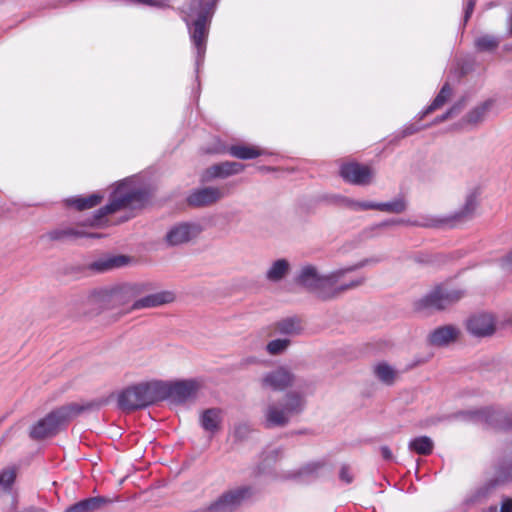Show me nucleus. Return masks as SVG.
Returning a JSON list of instances; mask_svg holds the SVG:
<instances>
[{"mask_svg": "<svg viewBox=\"0 0 512 512\" xmlns=\"http://www.w3.org/2000/svg\"><path fill=\"white\" fill-rule=\"evenodd\" d=\"M463 414L475 422L483 423L494 429L512 432V412L493 407H483L468 410ZM494 469L493 479L467 494L463 501L466 509L481 504L497 485L512 479V440L507 441L502 447Z\"/></svg>", "mask_w": 512, "mask_h": 512, "instance_id": "f257e3e1", "label": "nucleus"}, {"mask_svg": "<svg viewBox=\"0 0 512 512\" xmlns=\"http://www.w3.org/2000/svg\"><path fill=\"white\" fill-rule=\"evenodd\" d=\"M22 512H46V511L44 509L38 508V507H28V508H25Z\"/></svg>", "mask_w": 512, "mask_h": 512, "instance_id": "603ef678", "label": "nucleus"}, {"mask_svg": "<svg viewBox=\"0 0 512 512\" xmlns=\"http://www.w3.org/2000/svg\"><path fill=\"white\" fill-rule=\"evenodd\" d=\"M423 128H424V126H421V125H418L415 123L407 124L400 131H398L394 134V138H393L392 142L398 141L407 136L413 135V134L419 132L420 130H422Z\"/></svg>", "mask_w": 512, "mask_h": 512, "instance_id": "58836bf2", "label": "nucleus"}, {"mask_svg": "<svg viewBox=\"0 0 512 512\" xmlns=\"http://www.w3.org/2000/svg\"><path fill=\"white\" fill-rule=\"evenodd\" d=\"M507 25H508V33H507V35L508 36H512V12L510 13V15L508 17Z\"/></svg>", "mask_w": 512, "mask_h": 512, "instance_id": "3c124183", "label": "nucleus"}, {"mask_svg": "<svg viewBox=\"0 0 512 512\" xmlns=\"http://www.w3.org/2000/svg\"><path fill=\"white\" fill-rule=\"evenodd\" d=\"M501 265L507 270H512V250L502 258Z\"/></svg>", "mask_w": 512, "mask_h": 512, "instance_id": "a18cd8bd", "label": "nucleus"}, {"mask_svg": "<svg viewBox=\"0 0 512 512\" xmlns=\"http://www.w3.org/2000/svg\"><path fill=\"white\" fill-rule=\"evenodd\" d=\"M256 362H257V359L255 357H249V358L244 359L245 364H252V363H256Z\"/></svg>", "mask_w": 512, "mask_h": 512, "instance_id": "5fc2aeb1", "label": "nucleus"}, {"mask_svg": "<svg viewBox=\"0 0 512 512\" xmlns=\"http://www.w3.org/2000/svg\"><path fill=\"white\" fill-rule=\"evenodd\" d=\"M228 153L240 160H251L255 159L263 154V152L254 146L247 145H231L228 148Z\"/></svg>", "mask_w": 512, "mask_h": 512, "instance_id": "7c9ffc66", "label": "nucleus"}, {"mask_svg": "<svg viewBox=\"0 0 512 512\" xmlns=\"http://www.w3.org/2000/svg\"><path fill=\"white\" fill-rule=\"evenodd\" d=\"M464 108V101H458L451 108H449L445 113L435 118L434 123H441L446 121L447 119L459 114L461 110Z\"/></svg>", "mask_w": 512, "mask_h": 512, "instance_id": "ea45409f", "label": "nucleus"}, {"mask_svg": "<svg viewBox=\"0 0 512 512\" xmlns=\"http://www.w3.org/2000/svg\"><path fill=\"white\" fill-rule=\"evenodd\" d=\"M289 344H290V340L278 338V339H274V340L270 341L267 344L266 349L269 354L278 355V354L284 352L286 350V348L289 346Z\"/></svg>", "mask_w": 512, "mask_h": 512, "instance_id": "4c0bfd02", "label": "nucleus"}, {"mask_svg": "<svg viewBox=\"0 0 512 512\" xmlns=\"http://www.w3.org/2000/svg\"><path fill=\"white\" fill-rule=\"evenodd\" d=\"M366 263L367 260L361 261L356 265L338 269L328 274H321L315 265L304 264L300 266L295 274L294 283L321 300L334 299L341 293L356 288L365 282V277H359L349 282H341V279L346 273L361 268Z\"/></svg>", "mask_w": 512, "mask_h": 512, "instance_id": "f03ea898", "label": "nucleus"}, {"mask_svg": "<svg viewBox=\"0 0 512 512\" xmlns=\"http://www.w3.org/2000/svg\"><path fill=\"white\" fill-rule=\"evenodd\" d=\"M327 469L325 460L311 461L297 470L284 472L280 478L284 480L308 481L320 477Z\"/></svg>", "mask_w": 512, "mask_h": 512, "instance_id": "f3484780", "label": "nucleus"}, {"mask_svg": "<svg viewBox=\"0 0 512 512\" xmlns=\"http://www.w3.org/2000/svg\"><path fill=\"white\" fill-rule=\"evenodd\" d=\"M108 503L111 500L104 496L89 497L69 506L65 512H95Z\"/></svg>", "mask_w": 512, "mask_h": 512, "instance_id": "b1692460", "label": "nucleus"}, {"mask_svg": "<svg viewBox=\"0 0 512 512\" xmlns=\"http://www.w3.org/2000/svg\"><path fill=\"white\" fill-rule=\"evenodd\" d=\"M253 495V486H235L222 492L208 505L193 512H237Z\"/></svg>", "mask_w": 512, "mask_h": 512, "instance_id": "1a4fd4ad", "label": "nucleus"}, {"mask_svg": "<svg viewBox=\"0 0 512 512\" xmlns=\"http://www.w3.org/2000/svg\"><path fill=\"white\" fill-rule=\"evenodd\" d=\"M505 49L508 50V51H512V45H506Z\"/></svg>", "mask_w": 512, "mask_h": 512, "instance_id": "6e6d98bb", "label": "nucleus"}, {"mask_svg": "<svg viewBox=\"0 0 512 512\" xmlns=\"http://www.w3.org/2000/svg\"><path fill=\"white\" fill-rule=\"evenodd\" d=\"M434 110H429V106L426 107L424 110H422L419 114H418V119L419 120H422L425 116H427L428 114H430L431 112H433Z\"/></svg>", "mask_w": 512, "mask_h": 512, "instance_id": "8fccbe9b", "label": "nucleus"}, {"mask_svg": "<svg viewBox=\"0 0 512 512\" xmlns=\"http://www.w3.org/2000/svg\"><path fill=\"white\" fill-rule=\"evenodd\" d=\"M458 335L459 330L452 325L438 327L430 333L429 343L438 347L445 346L456 340Z\"/></svg>", "mask_w": 512, "mask_h": 512, "instance_id": "4be33fe9", "label": "nucleus"}, {"mask_svg": "<svg viewBox=\"0 0 512 512\" xmlns=\"http://www.w3.org/2000/svg\"><path fill=\"white\" fill-rule=\"evenodd\" d=\"M477 207V194L471 192L467 195L464 205L457 211L451 213L442 219L426 218L424 221H409L404 219H389L381 222L378 227H387L392 225L409 224L421 227H439L448 225L450 227L456 226L457 223L469 219Z\"/></svg>", "mask_w": 512, "mask_h": 512, "instance_id": "0eeeda50", "label": "nucleus"}, {"mask_svg": "<svg viewBox=\"0 0 512 512\" xmlns=\"http://www.w3.org/2000/svg\"><path fill=\"white\" fill-rule=\"evenodd\" d=\"M201 232L199 224L180 222L172 225L164 237L165 244L169 247L186 244L196 238Z\"/></svg>", "mask_w": 512, "mask_h": 512, "instance_id": "ddd939ff", "label": "nucleus"}, {"mask_svg": "<svg viewBox=\"0 0 512 512\" xmlns=\"http://www.w3.org/2000/svg\"><path fill=\"white\" fill-rule=\"evenodd\" d=\"M157 388L158 401L168 400L173 404H182L195 397L198 385L194 380L157 381Z\"/></svg>", "mask_w": 512, "mask_h": 512, "instance_id": "9b49d317", "label": "nucleus"}, {"mask_svg": "<svg viewBox=\"0 0 512 512\" xmlns=\"http://www.w3.org/2000/svg\"><path fill=\"white\" fill-rule=\"evenodd\" d=\"M276 331L279 334L294 336L302 331L301 321L298 317H287L279 320L275 324Z\"/></svg>", "mask_w": 512, "mask_h": 512, "instance_id": "c756f323", "label": "nucleus"}, {"mask_svg": "<svg viewBox=\"0 0 512 512\" xmlns=\"http://www.w3.org/2000/svg\"><path fill=\"white\" fill-rule=\"evenodd\" d=\"M307 406L305 392L287 391L280 401L269 402L263 410L266 428L285 427L293 416L300 415Z\"/></svg>", "mask_w": 512, "mask_h": 512, "instance_id": "39448f33", "label": "nucleus"}, {"mask_svg": "<svg viewBox=\"0 0 512 512\" xmlns=\"http://www.w3.org/2000/svg\"><path fill=\"white\" fill-rule=\"evenodd\" d=\"M378 206L379 211L400 214L407 209V202L404 197L399 196L391 201L379 202Z\"/></svg>", "mask_w": 512, "mask_h": 512, "instance_id": "473e14b6", "label": "nucleus"}, {"mask_svg": "<svg viewBox=\"0 0 512 512\" xmlns=\"http://www.w3.org/2000/svg\"><path fill=\"white\" fill-rule=\"evenodd\" d=\"M222 422V411L219 408H209L202 412L200 416L201 427L211 434L220 429Z\"/></svg>", "mask_w": 512, "mask_h": 512, "instance_id": "393cba45", "label": "nucleus"}, {"mask_svg": "<svg viewBox=\"0 0 512 512\" xmlns=\"http://www.w3.org/2000/svg\"><path fill=\"white\" fill-rule=\"evenodd\" d=\"M149 199L148 189L133 175L118 181L109 195L106 205L94 212L90 225H100L110 214L125 209H136L145 205Z\"/></svg>", "mask_w": 512, "mask_h": 512, "instance_id": "20e7f679", "label": "nucleus"}, {"mask_svg": "<svg viewBox=\"0 0 512 512\" xmlns=\"http://www.w3.org/2000/svg\"><path fill=\"white\" fill-rule=\"evenodd\" d=\"M339 478L342 482H344L346 484L352 483L353 475H352L348 465H342L340 472H339Z\"/></svg>", "mask_w": 512, "mask_h": 512, "instance_id": "a19ab883", "label": "nucleus"}, {"mask_svg": "<svg viewBox=\"0 0 512 512\" xmlns=\"http://www.w3.org/2000/svg\"><path fill=\"white\" fill-rule=\"evenodd\" d=\"M290 270V262L285 258H279L271 263L265 273V278L270 283H279L287 277Z\"/></svg>", "mask_w": 512, "mask_h": 512, "instance_id": "5701e85b", "label": "nucleus"}, {"mask_svg": "<svg viewBox=\"0 0 512 512\" xmlns=\"http://www.w3.org/2000/svg\"><path fill=\"white\" fill-rule=\"evenodd\" d=\"M241 429H242V427H238L237 430H236V434H239Z\"/></svg>", "mask_w": 512, "mask_h": 512, "instance_id": "13d9d810", "label": "nucleus"}, {"mask_svg": "<svg viewBox=\"0 0 512 512\" xmlns=\"http://www.w3.org/2000/svg\"><path fill=\"white\" fill-rule=\"evenodd\" d=\"M263 388H269L273 391H284L294 384V375L287 369L280 367L266 373L262 379Z\"/></svg>", "mask_w": 512, "mask_h": 512, "instance_id": "a211bd4d", "label": "nucleus"}, {"mask_svg": "<svg viewBox=\"0 0 512 512\" xmlns=\"http://www.w3.org/2000/svg\"><path fill=\"white\" fill-rule=\"evenodd\" d=\"M464 294L458 288L438 286L419 301V307L442 310L459 301Z\"/></svg>", "mask_w": 512, "mask_h": 512, "instance_id": "f8f14e48", "label": "nucleus"}, {"mask_svg": "<svg viewBox=\"0 0 512 512\" xmlns=\"http://www.w3.org/2000/svg\"><path fill=\"white\" fill-rule=\"evenodd\" d=\"M88 234L85 232L75 229L72 227H61L53 229L49 232H47L43 237L47 238L50 241H72L76 240L78 238L86 237ZM89 236H93L92 234H89Z\"/></svg>", "mask_w": 512, "mask_h": 512, "instance_id": "a878e982", "label": "nucleus"}, {"mask_svg": "<svg viewBox=\"0 0 512 512\" xmlns=\"http://www.w3.org/2000/svg\"><path fill=\"white\" fill-rule=\"evenodd\" d=\"M218 0H190L183 9V20L188 28L195 49V70L199 72L204 63L207 38Z\"/></svg>", "mask_w": 512, "mask_h": 512, "instance_id": "7ed1b4c3", "label": "nucleus"}, {"mask_svg": "<svg viewBox=\"0 0 512 512\" xmlns=\"http://www.w3.org/2000/svg\"><path fill=\"white\" fill-rule=\"evenodd\" d=\"M152 284L148 282L124 283L99 291L100 300L107 307H121L130 303L143 292L150 291Z\"/></svg>", "mask_w": 512, "mask_h": 512, "instance_id": "9d476101", "label": "nucleus"}, {"mask_svg": "<svg viewBox=\"0 0 512 512\" xmlns=\"http://www.w3.org/2000/svg\"><path fill=\"white\" fill-rule=\"evenodd\" d=\"M452 95V88L450 87L449 83H445L437 96L434 98V100L429 105V110H436L443 106L446 101L451 97Z\"/></svg>", "mask_w": 512, "mask_h": 512, "instance_id": "f704fd0d", "label": "nucleus"}, {"mask_svg": "<svg viewBox=\"0 0 512 512\" xmlns=\"http://www.w3.org/2000/svg\"><path fill=\"white\" fill-rule=\"evenodd\" d=\"M245 165L236 161H224L207 167L200 176L202 183H209L216 179H226L240 174Z\"/></svg>", "mask_w": 512, "mask_h": 512, "instance_id": "2eb2a0df", "label": "nucleus"}, {"mask_svg": "<svg viewBox=\"0 0 512 512\" xmlns=\"http://www.w3.org/2000/svg\"><path fill=\"white\" fill-rule=\"evenodd\" d=\"M502 37L494 34H482L475 38L474 47L477 52H494L500 45Z\"/></svg>", "mask_w": 512, "mask_h": 512, "instance_id": "c85d7f7f", "label": "nucleus"}, {"mask_svg": "<svg viewBox=\"0 0 512 512\" xmlns=\"http://www.w3.org/2000/svg\"><path fill=\"white\" fill-rule=\"evenodd\" d=\"M87 408L88 406L76 403L60 406L34 423L30 427L29 437L35 441L52 438Z\"/></svg>", "mask_w": 512, "mask_h": 512, "instance_id": "423d86ee", "label": "nucleus"}, {"mask_svg": "<svg viewBox=\"0 0 512 512\" xmlns=\"http://www.w3.org/2000/svg\"><path fill=\"white\" fill-rule=\"evenodd\" d=\"M340 176L348 183L364 186L371 182L373 171L366 165L350 162L341 165Z\"/></svg>", "mask_w": 512, "mask_h": 512, "instance_id": "dca6fc26", "label": "nucleus"}, {"mask_svg": "<svg viewBox=\"0 0 512 512\" xmlns=\"http://www.w3.org/2000/svg\"><path fill=\"white\" fill-rule=\"evenodd\" d=\"M452 95V88L450 87L449 83H445L437 96L434 98V100L429 105V110H436L443 106L446 101L451 97Z\"/></svg>", "mask_w": 512, "mask_h": 512, "instance_id": "c9c22d12", "label": "nucleus"}, {"mask_svg": "<svg viewBox=\"0 0 512 512\" xmlns=\"http://www.w3.org/2000/svg\"><path fill=\"white\" fill-rule=\"evenodd\" d=\"M16 479V469L7 467L0 471V487L5 491H9Z\"/></svg>", "mask_w": 512, "mask_h": 512, "instance_id": "e433bc0d", "label": "nucleus"}, {"mask_svg": "<svg viewBox=\"0 0 512 512\" xmlns=\"http://www.w3.org/2000/svg\"><path fill=\"white\" fill-rule=\"evenodd\" d=\"M228 194L225 187L205 186L194 189L187 197V203L192 207L211 206Z\"/></svg>", "mask_w": 512, "mask_h": 512, "instance_id": "4468645a", "label": "nucleus"}, {"mask_svg": "<svg viewBox=\"0 0 512 512\" xmlns=\"http://www.w3.org/2000/svg\"><path fill=\"white\" fill-rule=\"evenodd\" d=\"M500 512H512V499L511 498H505L502 501Z\"/></svg>", "mask_w": 512, "mask_h": 512, "instance_id": "de8ad7c7", "label": "nucleus"}, {"mask_svg": "<svg viewBox=\"0 0 512 512\" xmlns=\"http://www.w3.org/2000/svg\"><path fill=\"white\" fill-rule=\"evenodd\" d=\"M381 456L384 460L390 461L393 460V453L391 449L388 446H381L380 447Z\"/></svg>", "mask_w": 512, "mask_h": 512, "instance_id": "49530a36", "label": "nucleus"}, {"mask_svg": "<svg viewBox=\"0 0 512 512\" xmlns=\"http://www.w3.org/2000/svg\"><path fill=\"white\" fill-rule=\"evenodd\" d=\"M129 258L124 255L103 256L91 262L88 269L96 273H104L125 266Z\"/></svg>", "mask_w": 512, "mask_h": 512, "instance_id": "aec40b11", "label": "nucleus"}, {"mask_svg": "<svg viewBox=\"0 0 512 512\" xmlns=\"http://www.w3.org/2000/svg\"><path fill=\"white\" fill-rule=\"evenodd\" d=\"M102 195L99 193H93L89 196L82 197V196H75V197H69L64 200L65 205L69 207H74L79 211H83L86 209L93 208L100 204L102 201Z\"/></svg>", "mask_w": 512, "mask_h": 512, "instance_id": "bb28decb", "label": "nucleus"}, {"mask_svg": "<svg viewBox=\"0 0 512 512\" xmlns=\"http://www.w3.org/2000/svg\"><path fill=\"white\" fill-rule=\"evenodd\" d=\"M408 448L419 455H430L434 449V442L428 436H418L409 441Z\"/></svg>", "mask_w": 512, "mask_h": 512, "instance_id": "2f4dec72", "label": "nucleus"}, {"mask_svg": "<svg viewBox=\"0 0 512 512\" xmlns=\"http://www.w3.org/2000/svg\"><path fill=\"white\" fill-rule=\"evenodd\" d=\"M378 204L379 202L374 201H358L357 211L378 210Z\"/></svg>", "mask_w": 512, "mask_h": 512, "instance_id": "37998d69", "label": "nucleus"}, {"mask_svg": "<svg viewBox=\"0 0 512 512\" xmlns=\"http://www.w3.org/2000/svg\"><path fill=\"white\" fill-rule=\"evenodd\" d=\"M374 373L386 385H392L395 381V370L385 362L377 364L374 368Z\"/></svg>", "mask_w": 512, "mask_h": 512, "instance_id": "72a5a7b5", "label": "nucleus"}, {"mask_svg": "<svg viewBox=\"0 0 512 512\" xmlns=\"http://www.w3.org/2000/svg\"><path fill=\"white\" fill-rule=\"evenodd\" d=\"M281 454L282 450L280 448H276L269 452V457L276 460Z\"/></svg>", "mask_w": 512, "mask_h": 512, "instance_id": "09e8293b", "label": "nucleus"}, {"mask_svg": "<svg viewBox=\"0 0 512 512\" xmlns=\"http://www.w3.org/2000/svg\"><path fill=\"white\" fill-rule=\"evenodd\" d=\"M476 0H468L464 8L463 27L469 21L475 7Z\"/></svg>", "mask_w": 512, "mask_h": 512, "instance_id": "79ce46f5", "label": "nucleus"}, {"mask_svg": "<svg viewBox=\"0 0 512 512\" xmlns=\"http://www.w3.org/2000/svg\"><path fill=\"white\" fill-rule=\"evenodd\" d=\"M156 402H158L157 381L130 386L118 396V406L129 412L145 408Z\"/></svg>", "mask_w": 512, "mask_h": 512, "instance_id": "6e6552de", "label": "nucleus"}, {"mask_svg": "<svg viewBox=\"0 0 512 512\" xmlns=\"http://www.w3.org/2000/svg\"><path fill=\"white\" fill-rule=\"evenodd\" d=\"M491 106V103L489 101H485L477 106H475L473 109H471L462 119H461V126L464 125H470L475 126L479 123H481L489 111Z\"/></svg>", "mask_w": 512, "mask_h": 512, "instance_id": "cd10ccee", "label": "nucleus"}, {"mask_svg": "<svg viewBox=\"0 0 512 512\" xmlns=\"http://www.w3.org/2000/svg\"><path fill=\"white\" fill-rule=\"evenodd\" d=\"M337 199L342 205L346 206L347 208H350L351 210L357 211L358 200H354L344 196H338Z\"/></svg>", "mask_w": 512, "mask_h": 512, "instance_id": "c03bdc74", "label": "nucleus"}, {"mask_svg": "<svg viewBox=\"0 0 512 512\" xmlns=\"http://www.w3.org/2000/svg\"><path fill=\"white\" fill-rule=\"evenodd\" d=\"M481 512H497V506L491 505L490 507L483 509Z\"/></svg>", "mask_w": 512, "mask_h": 512, "instance_id": "864d4df0", "label": "nucleus"}, {"mask_svg": "<svg viewBox=\"0 0 512 512\" xmlns=\"http://www.w3.org/2000/svg\"><path fill=\"white\" fill-rule=\"evenodd\" d=\"M467 330L476 337L490 336L495 332V322L490 314H476L467 321Z\"/></svg>", "mask_w": 512, "mask_h": 512, "instance_id": "6ab92c4d", "label": "nucleus"}, {"mask_svg": "<svg viewBox=\"0 0 512 512\" xmlns=\"http://www.w3.org/2000/svg\"><path fill=\"white\" fill-rule=\"evenodd\" d=\"M127 312H128V309H125V308H123V309H121V310H120V313H121V314H124V313H127Z\"/></svg>", "mask_w": 512, "mask_h": 512, "instance_id": "4d7b16f0", "label": "nucleus"}, {"mask_svg": "<svg viewBox=\"0 0 512 512\" xmlns=\"http://www.w3.org/2000/svg\"><path fill=\"white\" fill-rule=\"evenodd\" d=\"M175 296L170 291H161L147 295L133 302L131 309L139 310L143 308L158 307L163 304L171 303Z\"/></svg>", "mask_w": 512, "mask_h": 512, "instance_id": "412c9836", "label": "nucleus"}]
</instances>
